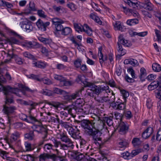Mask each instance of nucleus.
Wrapping results in <instances>:
<instances>
[{"mask_svg": "<svg viewBox=\"0 0 161 161\" xmlns=\"http://www.w3.org/2000/svg\"><path fill=\"white\" fill-rule=\"evenodd\" d=\"M59 138L61 141H58L56 139L55 145L58 147L61 150H67L69 148L73 149L74 147V142L69 137L66 133L64 132L60 134Z\"/></svg>", "mask_w": 161, "mask_h": 161, "instance_id": "obj_1", "label": "nucleus"}, {"mask_svg": "<svg viewBox=\"0 0 161 161\" xmlns=\"http://www.w3.org/2000/svg\"><path fill=\"white\" fill-rule=\"evenodd\" d=\"M102 134L100 131L95 127L87 135L92 138L93 143L96 145L97 148H101L103 144L101 137Z\"/></svg>", "mask_w": 161, "mask_h": 161, "instance_id": "obj_2", "label": "nucleus"}, {"mask_svg": "<svg viewBox=\"0 0 161 161\" xmlns=\"http://www.w3.org/2000/svg\"><path fill=\"white\" fill-rule=\"evenodd\" d=\"M84 86L88 87V90L93 92L95 94L97 95L103 92L104 93L110 92L109 87L108 86H104L102 88L99 86H97L93 83L89 82H84Z\"/></svg>", "mask_w": 161, "mask_h": 161, "instance_id": "obj_3", "label": "nucleus"}, {"mask_svg": "<svg viewBox=\"0 0 161 161\" xmlns=\"http://www.w3.org/2000/svg\"><path fill=\"white\" fill-rule=\"evenodd\" d=\"M77 123L80 125L86 135L95 128V123L89 120L83 119L80 121H78Z\"/></svg>", "mask_w": 161, "mask_h": 161, "instance_id": "obj_4", "label": "nucleus"}, {"mask_svg": "<svg viewBox=\"0 0 161 161\" xmlns=\"http://www.w3.org/2000/svg\"><path fill=\"white\" fill-rule=\"evenodd\" d=\"M38 124H34L31 128L33 131H36L38 133H44V136L43 138H46L47 136V131L46 128L44 127L41 122L38 121Z\"/></svg>", "mask_w": 161, "mask_h": 161, "instance_id": "obj_5", "label": "nucleus"}, {"mask_svg": "<svg viewBox=\"0 0 161 161\" xmlns=\"http://www.w3.org/2000/svg\"><path fill=\"white\" fill-rule=\"evenodd\" d=\"M56 139L53 138L52 140L53 144H52L50 143H48L44 145L43 147L45 151L47 152H51V150H53L56 153V155H58L59 153V151L57 149H53V148L55 147L56 148H59L58 147H57V145L56 146L55 145V141Z\"/></svg>", "mask_w": 161, "mask_h": 161, "instance_id": "obj_6", "label": "nucleus"}, {"mask_svg": "<svg viewBox=\"0 0 161 161\" xmlns=\"http://www.w3.org/2000/svg\"><path fill=\"white\" fill-rule=\"evenodd\" d=\"M57 157V155L55 154H50L47 153L41 154L38 157L39 161H46L49 159H51L53 161H55Z\"/></svg>", "mask_w": 161, "mask_h": 161, "instance_id": "obj_7", "label": "nucleus"}, {"mask_svg": "<svg viewBox=\"0 0 161 161\" xmlns=\"http://www.w3.org/2000/svg\"><path fill=\"white\" fill-rule=\"evenodd\" d=\"M70 155L72 158L71 161H86L84 155L79 152L74 151Z\"/></svg>", "mask_w": 161, "mask_h": 161, "instance_id": "obj_8", "label": "nucleus"}, {"mask_svg": "<svg viewBox=\"0 0 161 161\" xmlns=\"http://www.w3.org/2000/svg\"><path fill=\"white\" fill-rule=\"evenodd\" d=\"M50 24L49 22L47 21L44 22L40 19H39L36 23V25L38 29L42 31H46L47 28L49 25Z\"/></svg>", "mask_w": 161, "mask_h": 161, "instance_id": "obj_9", "label": "nucleus"}, {"mask_svg": "<svg viewBox=\"0 0 161 161\" xmlns=\"http://www.w3.org/2000/svg\"><path fill=\"white\" fill-rule=\"evenodd\" d=\"M161 89V74L157 79V80H154L152 82L150 85H148V89L150 91H152L158 87Z\"/></svg>", "mask_w": 161, "mask_h": 161, "instance_id": "obj_10", "label": "nucleus"}, {"mask_svg": "<svg viewBox=\"0 0 161 161\" xmlns=\"http://www.w3.org/2000/svg\"><path fill=\"white\" fill-rule=\"evenodd\" d=\"M126 103L125 101L112 102L111 103V106L114 109L116 110H123L125 108Z\"/></svg>", "mask_w": 161, "mask_h": 161, "instance_id": "obj_11", "label": "nucleus"}, {"mask_svg": "<svg viewBox=\"0 0 161 161\" xmlns=\"http://www.w3.org/2000/svg\"><path fill=\"white\" fill-rule=\"evenodd\" d=\"M7 57L10 58V60L12 58L14 59L16 63L18 64L21 65L23 63V59L14 53L12 51L8 52L7 53Z\"/></svg>", "mask_w": 161, "mask_h": 161, "instance_id": "obj_12", "label": "nucleus"}, {"mask_svg": "<svg viewBox=\"0 0 161 161\" xmlns=\"http://www.w3.org/2000/svg\"><path fill=\"white\" fill-rule=\"evenodd\" d=\"M3 90V93L5 95H9V93L10 92L18 95V93L19 90L18 88L11 87L9 86H6L5 87H2Z\"/></svg>", "mask_w": 161, "mask_h": 161, "instance_id": "obj_13", "label": "nucleus"}, {"mask_svg": "<svg viewBox=\"0 0 161 161\" xmlns=\"http://www.w3.org/2000/svg\"><path fill=\"white\" fill-rule=\"evenodd\" d=\"M19 25L23 29H25L26 31L30 32L32 31L33 28L30 22L28 21H23L20 22Z\"/></svg>", "mask_w": 161, "mask_h": 161, "instance_id": "obj_14", "label": "nucleus"}, {"mask_svg": "<svg viewBox=\"0 0 161 161\" xmlns=\"http://www.w3.org/2000/svg\"><path fill=\"white\" fill-rule=\"evenodd\" d=\"M104 116L102 118V119H100V118H99V119L102 121L103 123H107L109 126H111L113 123V114L108 115L104 114Z\"/></svg>", "mask_w": 161, "mask_h": 161, "instance_id": "obj_15", "label": "nucleus"}, {"mask_svg": "<svg viewBox=\"0 0 161 161\" xmlns=\"http://www.w3.org/2000/svg\"><path fill=\"white\" fill-rule=\"evenodd\" d=\"M119 132L120 134L125 135L128 131L129 126L127 123L123 121L120 122L119 124Z\"/></svg>", "mask_w": 161, "mask_h": 161, "instance_id": "obj_16", "label": "nucleus"}, {"mask_svg": "<svg viewBox=\"0 0 161 161\" xmlns=\"http://www.w3.org/2000/svg\"><path fill=\"white\" fill-rule=\"evenodd\" d=\"M68 133L72 138L75 139L81 138V136H79L80 130L78 129L75 130L72 127L69 129Z\"/></svg>", "mask_w": 161, "mask_h": 161, "instance_id": "obj_17", "label": "nucleus"}, {"mask_svg": "<svg viewBox=\"0 0 161 161\" xmlns=\"http://www.w3.org/2000/svg\"><path fill=\"white\" fill-rule=\"evenodd\" d=\"M31 111H29V114L27 116L26 115H23L25 118L23 119V120L28 123L34 124L36 122H38V120L31 114Z\"/></svg>", "mask_w": 161, "mask_h": 161, "instance_id": "obj_18", "label": "nucleus"}, {"mask_svg": "<svg viewBox=\"0 0 161 161\" xmlns=\"http://www.w3.org/2000/svg\"><path fill=\"white\" fill-rule=\"evenodd\" d=\"M3 111L4 113L8 115L12 114L16 109V107L14 106L8 107L5 104L3 105Z\"/></svg>", "mask_w": 161, "mask_h": 161, "instance_id": "obj_19", "label": "nucleus"}, {"mask_svg": "<svg viewBox=\"0 0 161 161\" xmlns=\"http://www.w3.org/2000/svg\"><path fill=\"white\" fill-rule=\"evenodd\" d=\"M103 48L102 46H100L98 48V56L99 57V62L101 65L103 63L108 59V57L107 55H105L103 56L102 53V50Z\"/></svg>", "mask_w": 161, "mask_h": 161, "instance_id": "obj_20", "label": "nucleus"}, {"mask_svg": "<svg viewBox=\"0 0 161 161\" xmlns=\"http://www.w3.org/2000/svg\"><path fill=\"white\" fill-rule=\"evenodd\" d=\"M76 106L75 105H69L65 107L64 109L68 111V113L73 117L75 116L76 114Z\"/></svg>", "mask_w": 161, "mask_h": 161, "instance_id": "obj_21", "label": "nucleus"}, {"mask_svg": "<svg viewBox=\"0 0 161 161\" xmlns=\"http://www.w3.org/2000/svg\"><path fill=\"white\" fill-rule=\"evenodd\" d=\"M25 45L28 47L34 48H40L42 46L39 43L34 42H26Z\"/></svg>", "mask_w": 161, "mask_h": 161, "instance_id": "obj_22", "label": "nucleus"}, {"mask_svg": "<svg viewBox=\"0 0 161 161\" xmlns=\"http://www.w3.org/2000/svg\"><path fill=\"white\" fill-rule=\"evenodd\" d=\"M36 10V8L35 7V4L34 2H30L29 4V7L26 8L25 9L24 13L28 14L31 13V11H34Z\"/></svg>", "mask_w": 161, "mask_h": 161, "instance_id": "obj_23", "label": "nucleus"}, {"mask_svg": "<svg viewBox=\"0 0 161 161\" xmlns=\"http://www.w3.org/2000/svg\"><path fill=\"white\" fill-rule=\"evenodd\" d=\"M84 90V88L82 87L81 89H79L75 91L74 93L69 95L70 98L71 102L73 100L76 99L77 97H80L82 95V92Z\"/></svg>", "mask_w": 161, "mask_h": 161, "instance_id": "obj_24", "label": "nucleus"}, {"mask_svg": "<svg viewBox=\"0 0 161 161\" xmlns=\"http://www.w3.org/2000/svg\"><path fill=\"white\" fill-rule=\"evenodd\" d=\"M64 23L63 21L60 22L59 23L56 24L55 25V28L56 29V31L54 32L55 34L57 37H60L61 34L59 33V31H62L64 27L61 25L62 24Z\"/></svg>", "mask_w": 161, "mask_h": 161, "instance_id": "obj_25", "label": "nucleus"}, {"mask_svg": "<svg viewBox=\"0 0 161 161\" xmlns=\"http://www.w3.org/2000/svg\"><path fill=\"white\" fill-rule=\"evenodd\" d=\"M95 99H96L97 102L100 103H103L104 102L112 103V101H110V100L108 96H103L101 97H95Z\"/></svg>", "mask_w": 161, "mask_h": 161, "instance_id": "obj_26", "label": "nucleus"}, {"mask_svg": "<svg viewBox=\"0 0 161 161\" xmlns=\"http://www.w3.org/2000/svg\"><path fill=\"white\" fill-rule=\"evenodd\" d=\"M126 12V14L128 16H133L136 18H138L140 17L139 13L137 11L134 9H130L128 12Z\"/></svg>", "mask_w": 161, "mask_h": 161, "instance_id": "obj_27", "label": "nucleus"}, {"mask_svg": "<svg viewBox=\"0 0 161 161\" xmlns=\"http://www.w3.org/2000/svg\"><path fill=\"white\" fill-rule=\"evenodd\" d=\"M126 12V14L128 16H133L136 18H138L140 17L139 13L137 11L134 9H130L128 12Z\"/></svg>", "mask_w": 161, "mask_h": 161, "instance_id": "obj_28", "label": "nucleus"}, {"mask_svg": "<svg viewBox=\"0 0 161 161\" xmlns=\"http://www.w3.org/2000/svg\"><path fill=\"white\" fill-rule=\"evenodd\" d=\"M126 12V14L128 16H133L136 18H138L140 17L139 13L137 11L134 9H130L128 12Z\"/></svg>", "mask_w": 161, "mask_h": 161, "instance_id": "obj_29", "label": "nucleus"}, {"mask_svg": "<svg viewBox=\"0 0 161 161\" xmlns=\"http://www.w3.org/2000/svg\"><path fill=\"white\" fill-rule=\"evenodd\" d=\"M140 5L144 9L150 11L153 10V5L151 2L148 3H141Z\"/></svg>", "mask_w": 161, "mask_h": 161, "instance_id": "obj_30", "label": "nucleus"}, {"mask_svg": "<svg viewBox=\"0 0 161 161\" xmlns=\"http://www.w3.org/2000/svg\"><path fill=\"white\" fill-rule=\"evenodd\" d=\"M147 74L146 70L143 67L141 68L140 69V74L139 76L141 80L142 81H144L145 78L147 76Z\"/></svg>", "mask_w": 161, "mask_h": 161, "instance_id": "obj_31", "label": "nucleus"}, {"mask_svg": "<svg viewBox=\"0 0 161 161\" xmlns=\"http://www.w3.org/2000/svg\"><path fill=\"white\" fill-rule=\"evenodd\" d=\"M24 137L25 139L30 141L33 140L35 137L34 131L31 130L29 133H25L24 135Z\"/></svg>", "mask_w": 161, "mask_h": 161, "instance_id": "obj_32", "label": "nucleus"}, {"mask_svg": "<svg viewBox=\"0 0 161 161\" xmlns=\"http://www.w3.org/2000/svg\"><path fill=\"white\" fill-rule=\"evenodd\" d=\"M72 31V30L71 28L69 27H65L64 28L61 32V34L63 35L67 36L71 34Z\"/></svg>", "mask_w": 161, "mask_h": 161, "instance_id": "obj_33", "label": "nucleus"}, {"mask_svg": "<svg viewBox=\"0 0 161 161\" xmlns=\"http://www.w3.org/2000/svg\"><path fill=\"white\" fill-rule=\"evenodd\" d=\"M53 92L59 95H65L67 94L66 91L56 87L54 88L53 89Z\"/></svg>", "mask_w": 161, "mask_h": 161, "instance_id": "obj_34", "label": "nucleus"}, {"mask_svg": "<svg viewBox=\"0 0 161 161\" xmlns=\"http://www.w3.org/2000/svg\"><path fill=\"white\" fill-rule=\"evenodd\" d=\"M138 23L139 20L137 18L128 19L126 21L127 24L130 26H132Z\"/></svg>", "mask_w": 161, "mask_h": 161, "instance_id": "obj_35", "label": "nucleus"}, {"mask_svg": "<svg viewBox=\"0 0 161 161\" xmlns=\"http://www.w3.org/2000/svg\"><path fill=\"white\" fill-rule=\"evenodd\" d=\"M19 100L21 102V103L26 105H30L32 107V108H34V107L36 106L37 104L36 103H31V102H28L22 99H19Z\"/></svg>", "mask_w": 161, "mask_h": 161, "instance_id": "obj_36", "label": "nucleus"}, {"mask_svg": "<svg viewBox=\"0 0 161 161\" xmlns=\"http://www.w3.org/2000/svg\"><path fill=\"white\" fill-rule=\"evenodd\" d=\"M35 66L40 68H44L46 66V64L44 62L41 61H38L34 63Z\"/></svg>", "mask_w": 161, "mask_h": 161, "instance_id": "obj_37", "label": "nucleus"}, {"mask_svg": "<svg viewBox=\"0 0 161 161\" xmlns=\"http://www.w3.org/2000/svg\"><path fill=\"white\" fill-rule=\"evenodd\" d=\"M142 142L140 138H134L132 141V143L134 147H136L140 145Z\"/></svg>", "mask_w": 161, "mask_h": 161, "instance_id": "obj_38", "label": "nucleus"}, {"mask_svg": "<svg viewBox=\"0 0 161 161\" xmlns=\"http://www.w3.org/2000/svg\"><path fill=\"white\" fill-rule=\"evenodd\" d=\"M128 142L125 139H120L119 142V147L121 148L125 147L128 146Z\"/></svg>", "mask_w": 161, "mask_h": 161, "instance_id": "obj_39", "label": "nucleus"}, {"mask_svg": "<svg viewBox=\"0 0 161 161\" xmlns=\"http://www.w3.org/2000/svg\"><path fill=\"white\" fill-rule=\"evenodd\" d=\"M120 92L124 98L125 103H126V98L128 97L129 95V93L127 91L124 89L121 90Z\"/></svg>", "mask_w": 161, "mask_h": 161, "instance_id": "obj_40", "label": "nucleus"}, {"mask_svg": "<svg viewBox=\"0 0 161 161\" xmlns=\"http://www.w3.org/2000/svg\"><path fill=\"white\" fill-rule=\"evenodd\" d=\"M20 134L18 132H14L11 136V140L12 141H16L19 137Z\"/></svg>", "mask_w": 161, "mask_h": 161, "instance_id": "obj_41", "label": "nucleus"}, {"mask_svg": "<svg viewBox=\"0 0 161 161\" xmlns=\"http://www.w3.org/2000/svg\"><path fill=\"white\" fill-rule=\"evenodd\" d=\"M82 114H87L90 113V108L89 106L86 105L84 106L83 107L82 106Z\"/></svg>", "mask_w": 161, "mask_h": 161, "instance_id": "obj_42", "label": "nucleus"}, {"mask_svg": "<svg viewBox=\"0 0 161 161\" xmlns=\"http://www.w3.org/2000/svg\"><path fill=\"white\" fill-rule=\"evenodd\" d=\"M153 69L155 72H159L161 71L160 65L157 63H154L152 66Z\"/></svg>", "mask_w": 161, "mask_h": 161, "instance_id": "obj_43", "label": "nucleus"}, {"mask_svg": "<svg viewBox=\"0 0 161 161\" xmlns=\"http://www.w3.org/2000/svg\"><path fill=\"white\" fill-rule=\"evenodd\" d=\"M118 52L120 53V54L118 55V56H119V57L122 56L123 55H124L125 53H126L125 52V50H124L122 48V46L121 44H118Z\"/></svg>", "mask_w": 161, "mask_h": 161, "instance_id": "obj_44", "label": "nucleus"}, {"mask_svg": "<svg viewBox=\"0 0 161 161\" xmlns=\"http://www.w3.org/2000/svg\"><path fill=\"white\" fill-rule=\"evenodd\" d=\"M9 122L10 123V125H12L13 127L16 129L22 127L23 126V124L22 123L20 122H16L12 124L10 122V119H8Z\"/></svg>", "mask_w": 161, "mask_h": 161, "instance_id": "obj_45", "label": "nucleus"}, {"mask_svg": "<svg viewBox=\"0 0 161 161\" xmlns=\"http://www.w3.org/2000/svg\"><path fill=\"white\" fill-rule=\"evenodd\" d=\"M115 28H117V30L123 31V28L121 25V23L119 21H116L114 25Z\"/></svg>", "mask_w": 161, "mask_h": 161, "instance_id": "obj_46", "label": "nucleus"}, {"mask_svg": "<svg viewBox=\"0 0 161 161\" xmlns=\"http://www.w3.org/2000/svg\"><path fill=\"white\" fill-rule=\"evenodd\" d=\"M53 115L54 116H50V120L51 121L55 123L57 122L58 123H59V122L61 120H60L58 118V116L57 115H54L53 114Z\"/></svg>", "mask_w": 161, "mask_h": 161, "instance_id": "obj_47", "label": "nucleus"}, {"mask_svg": "<svg viewBox=\"0 0 161 161\" xmlns=\"http://www.w3.org/2000/svg\"><path fill=\"white\" fill-rule=\"evenodd\" d=\"M142 151V150L141 149H137L136 150H132L131 153H130L131 157H133L141 152Z\"/></svg>", "mask_w": 161, "mask_h": 161, "instance_id": "obj_48", "label": "nucleus"}, {"mask_svg": "<svg viewBox=\"0 0 161 161\" xmlns=\"http://www.w3.org/2000/svg\"><path fill=\"white\" fill-rule=\"evenodd\" d=\"M114 115L116 119H119L120 122L122 121V119L123 117V115L122 114L118 112H114Z\"/></svg>", "mask_w": 161, "mask_h": 161, "instance_id": "obj_49", "label": "nucleus"}, {"mask_svg": "<svg viewBox=\"0 0 161 161\" xmlns=\"http://www.w3.org/2000/svg\"><path fill=\"white\" fill-rule=\"evenodd\" d=\"M81 62L82 61L79 58L77 59L74 61V65L77 68H79L80 67Z\"/></svg>", "mask_w": 161, "mask_h": 161, "instance_id": "obj_50", "label": "nucleus"}, {"mask_svg": "<svg viewBox=\"0 0 161 161\" xmlns=\"http://www.w3.org/2000/svg\"><path fill=\"white\" fill-rule=\"evenodd\" d=\"M127 71L131 75L132 78H137V76L136 75L132 67H129L127 69Z\"/></svg>", "mask_w": 161, "mask_h": 161, "instance_id": "obj_51", "label": "nucleus"}, {"mask_svg": "<svg viewBox=\"0 0 161 161\" xmlns=\"http://www.w3.org/2000/svg\"><path fill=\"white\" fill-rule=\"evenodd\" d=\"M23 55L25 57L29 59H32L33 60H34L35 59V58L33 55L27 52L23 53Z\"/></svg>", "mask_w": 161, "mask_h": 161, "instance_id": "obj_52", "label": "nucleus"}, {"mask_svg": "<svg viewBox=\"0 0 161 161\" xmlns=\"http://www.w3.org/2000/svg\"><path fill=\"white\" fill-rule=\"evenodd\" d=\"M18 86L19 88H21L25 91L32 93L33 92V91L30 89L28 87L22 84H19Z\"/></svg>", "mask_w": 161, "mask_h": 161, "instance_id": "obj_53", "label": "nucleus"}, {"mask_svg": "<svg viewBox=\"0 0 161 161\" xmlns=\"http://www.w3.org/2000/svg\"><path fill=\"white\" fill-rule=\"evenodd\" d=\"M6 41L8 42L11 44H17L19 42L18 40L15 38L12 37L10 38H7Z\"/></svg>", "mask_w": 161, "mask_h": 161, "instance_id": "obj_54", "label": "nucleus"}, {"mask_svg": "<svg viewBox=\"0 0 161 161\" xmlns=\"http://www.w3.org/2000/svg\"><path fill=\"white\" fill-rule=\"evenodd\" d=\"M0 154L3 155L2 157L4 159L6 158L7 160H8L11 161V159H12V158L7 157H6V155L7 154V152L6 151L0 149Z\"/></svg>", "mask_w": 161, "mask_h": 161, "instance_id": "obj_55", "label": "nucleus"}, {"mask_svg": "<svg viewBox=\"0 0 161 161\" xmlns=\"http://www.w3.org/2000/svg\"><path fill=\"white\" fill-rule=\"evenodd\" d=\"M59 124H60L62 127H63L64 128L67 129L72 127L68 125L67 122H64L62 120H61L59 122Z\"/></svg>", "mask_w": 161, "mask_h": 161, "instance_id": "obj_56", "label": "nucleus"}, {"mask_svg": "<svg viewBox=\"0 0 161 161\" xmlns=\"http://www.w3.org/2000/svg\"><path fill=\"white\" fill-rule=\"evenodd\" d=\"M124 115L125 116L127 119H130L133 117V115L130 111H125L124 112Z\"/></svg>", "mask_w": 161, "mask_h": 161, "instance_id": "obj_57", "label": "nucleus"}, {"mask_svg": "<svg viewBox=\"0 0 161 161\" xmlns=\"http://www.w3.org/2000/svg\"><path fill=\"white\" fill-rule=\"evenodd\" d=\"M40 81H42L44 83L47 85H50L52 84V81L46 77L40 79Z\"/></svg>", "mask_w": 161, "mask_h": 161, "instance_id": "obj_58", "label": "nucleus"}, {"mask_svg": "<svg viewBox=\"0 0 161 161\" xmlns=\"http://www.w3.org/2000/svg\"><path fill=\"white\" fill-rule=\"evenodd\" d=\"M5 99L6 101H5V104L11 103L14 102V101L13 99V97H11V98H9L8 97V95H5Z\"/></svg>", "mask_w": 161, "mask_h": 161, "instance_id": "obj_59", "label": "nucleus"}, {"mask_svg": "<svg viewBox=\"0 0 161 161\" xmlns=\"http://www.w3.org/2000/svg\"><path fill=\"white\" fill-rule=\"evenodd\" d=\"M83 100L80 98H78L75 102V105L79 107H82Z\"/></svg>", "mask_w": 161, "mask_h": 161, "instance_id": "obj_60", "label": "nucleus"}, {"mask_svg": "<svg viewBox=\"0 0 161 161\" xmlns=\"http://www.w3.org/2000/svg\"><path fill=\"white\" fill-rule=\"evenodd\" d=\"M60 83L61 86H70L71 84L70 81L66 80L65 79H64V78L63 80H62L61 81Z\"/></svg>", "mask_w": 161, "mask_h": 161, "instance_id": "obj_61", "label": "nucleus"}, {"mask_svg": "<svg viewBox=\"0 0 161 161\" xmlns=\"http://www.w3.org/2000/svg\"><path fill=\"white\" fill-rule=\"evenodd\" d=\"M29 78L37 80V81H40V79L39 78V76L37 75H35L33 74H31L28 76Z\"/></svg>", "mask_w": 161, "mask_h": 161, "instance_id": "obj_62", "label": "nucleus"}, {"mask_svg": "<svg viewBox=\"0 0 161 161\" xmlns=\"http://www.w3.org/2000/svg\"><path fill=\"white\" fill-rule=\"evenodd\" d=\"M125 41H126V40L124 38L122 35H120L118 37V41L117 44L123 45Z\"/></svg>", "mask_w": 161, "mask_h": 161, "instance_id": "obj_63", "label": "nucleus"}, {"mask_svg": "<svg viewBox=\"0 0 161 161\" xmlns=\"http://www.w3.org/2000/svg\"><path fill=\"white\" fill-rule=\"evenodd\" d=\"M155 33L157 37V39L158 41H161V32L157 29L155 30Z\"/></svg>", "mask_w": 161, "mask_h": 161, "instance_id": "obj_64", "label": "nucleus"}]
</instances>
